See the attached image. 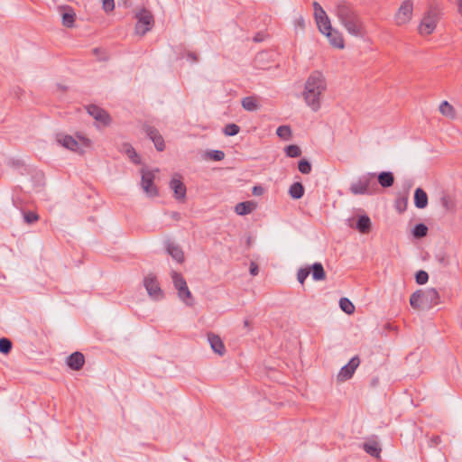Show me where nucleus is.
<instances>
[{"label": "nucleus", "mask_w": 462, "mask_h": 462, "mask_svg": "<svg viewBox=\"0 0 462 462\" xmlns=\"http://www.w3.org/2000/svg\"><path fill=\"white\" fill-rule=\"evenodd\" d=\"M58 12L61 16L62 25L67 28H72L75 25L76 13L74 9L67 5H59Z\"/></svg>", "instance_id": "obj_12"}, {"label": "nucleus", "mask_w": 462, "mask_h": 462, "mask_svg": "<svg viewBox=\"0 0 462 462\" xmlns=\"http://www.w3.org/2000/svg\"><path fill=\"white\" fill-rule=\"evenodd\" d=\"M55 140L62 147L80 154L84 152V148L91 145V141L86 137L76 140L71 135L61 133L56 134Z\"/></svg>", "instance_id": "obj_5"}, {"label": "nucleus", "mask_w": 462, "mask_h": 462, "mask_svg": "<svg viewBox=\"0 0 462 462\" xmlns=\"http://www.w3.org/2000/svg\"><path fill=\"white\" fill-rule=\"evenodd\" d=\"M407 199L401 198L396 200V209L402 213L406 209Z\"/></svg>", "instance_id": "obj_43"}, {"label": "nucleus", "mask_w": 462, "mask_h": 462, "mask_svg": "<svg viewBox=\"0 0 462 462\" xmlns=\"http://www.w3.org/2000/svg\"><path fill=\"white\" fill-rule=\"evenodd\" d=\"M440 303V296L434 288L418 290L410 297V304L415 310H430Z\"/></svg>", "instance_id": "obj_3"}, {"label": "nucleus", "mask_w": 462, "mask_h": 462, "mask_svg": "<svg viewBox=\"0 0 462 462\" xmlns=\"http://www.w3.org/2000/svg\"><path fill=\"white\" fill-rule=\"evenodd\" d=\"M378 182L383 188H389L394 182L393 174L390 171H383L378 175Z\"/></svg>", "instance_id": "obj_26"}, {"label": "nucleus", "mask_w": 462, "mask_h": 462, "mask_svg": "<svg viewBox=\"0 0 462 462\" xmlns=\"http://www.w3.org/2000/svg\"><path fill=\"white\" fill-rule=\"evenodd\" d=\"M141 174H142L141 185H142L143 191L149 197L157 196L158 190H157V188L153 184L154 173L151 171L142 169Z\"/></svg>", "instance_id": "obj_11"}, {"label": "nucleus", "mask_w": 462, "mask_h": 462, "mask_svg": "<svg viewBox=\"0 0 462 462\" xmlns=\"http://www.w3.org/2000/svg\"><path fill=\"white\" fill-rule=\"evenodd\" d=\"M299 171L303 174H309L311 171V164L305 159L299 162Z\"/></svg>", "instance_id": "obj_37"}, {"label": "nucleus", "mask_w": 462, "mask_h": 462, "mask_svg": "<svg viewBox=\"0 0 462 462\" xmlns=\"http://www.w3.org/2000/svg\"><path fill=\"white\" fill-rule=\"evenodd\" d=\"M239 126L236 124H228L225 126L224 133L226 135L234 136L239 133Z\"/></svg>", "instance_id": "obj_36"}, {"label": "nucleus", "mask_w": 462, "mask_h": 462, "mask_svg": "<svg viewBox=\"0 0 462 462\" xmlns=\"http://www.w3.org/2000/svg\"><path fill=\"white\" fill-rule=\"evenodd\" d=\"M364 449L366 453L375 457H378L381 452L379 443L374 440L365 442L364 444Z\"/></svg>", "instance_id": "obj_27"}, {"label": "nucleus", "mask_w": 462, "mask_h": 462, "mask_svg": "<svg viewBox=\"0 0 462 462\" xmlns=\"http://www.w3.org/2000/svg\"><path fill=\"white\" fill-rule=\"evenodd\" d=\"M312 278L315 281H323L326 278V273L321 263H316L311 267Z\"/></svg>", "instance_id": "obj_29"}, {"label": "nucleus", "mask_w": 462, "mask_h": 462, "mask_svg": "<svg viewBox=\"0 0 462 462\" xmlns=\"http://www.w3.org/2000/svg\"><path fill=\"white\" fill-rule=\"evenodd\" d=\"M146 134L151 138V140L153 142V143L158 151H162L164 149V147H165L164 141L156 129H154L152 127H147Z\"/></svg>", "instance_id": "obj_20"}, {"label": "nucleus", "mask_w": 462, "mask_h": 462, "mask_svg": "<svg viewBox=\"0 0 462 462\" xmlns=\"http://www.w3.org/2000/svg\"><path fill=\"white\" fill-rule=\"evenodd\" d=\"M439 110L442 116H444L449 119L456 118L455 108L448 101H442L439 105Z\"/></svg>", "instance_id": "obj_25"}, {"label": "nucleus", "mask_w": 462, "mask_h": 462, "mask_svg": "<svg viewBox=\"0 0 462 462\" xmlns=\"http://www.w3.org/2000/svg\"><path fill=\"white\" fill-rule=\"evenodd\" d=\"M277 135L285 141H288L291 137V129L289 125H281L276 130Z\"/></svg>", "instance_id": "obj_32"}, {"label": "nucleus", "mask_w": 462, "mask_h": 462, "mask_svg": "<svg viewBox=\"0 0 462 462\" xmlns=\"http://www.w3.org/2000/svg\"><path fill=\"white\" fill-rule=\"evenodd\" d=\"M374 173H366L352 182L350 191L354 195L373 194L376 190Z\"/></svg>", "instance_id": "obj_6"}, {"label": "nucleus", "mask_w": 462, "mask_h": 462, "mask_svg": "<svg viewBox=\"0 0 462 462\" xmlns=\"http://www.w3.org/2000/svg\"><path fill=\"white\" fill-rule=\"evenodd\" d=\"M12 348V343L8 338L3 337L0 338V352L4 354H7L10 352Z\"/></svg>", "instance_id": "obj_38"}, {"label": "nucleus", "mask_w": 462, "mask_h": 462, "mask_svg": "<svg viewBox=\"0 0 462 462\" xmlns=\"http://www.w3.org/2000/svg\"><path fill=\"white\" fill-rule=\"evenodd\" d=\"M360 364V360L358 356H354L350 359L347 365H344L338 374L337 380L340 382H345L352 377L356 369L358 367Z\"/></svg>", "instance_id": "obj_13"}, {"label": "nucleus", "mask_w": 462, "mask_h": 462, "mask_svg": "<svg viewBox=\"0 0 462 462\" xmlns=\"http://www.w3.org/2000/svg\"><path fill=\"white\" fill-rule=\"evenodd\" d=\"M331 12L351 36L363 38L366 34V28L362 18L347 2L344 0L337 1Z\"/></svg>", "instance_id": "obj_1"}, {"label": "nucleus", "mask_w": 462, "mask_h": 462, "mask_svg": "<svg viewBox=\"0 0 462 462\" xmlns=\"http://www.w3.org/2000/svg\"><path fill=\"white\" fill-rule=\"evenodd\" d=\"M413 16V1L404 0L394 14V23L397 26L408 24Z\"/></svg>", "instance_id": "obj_8"}, {"label": "nucleus", "mask_w": 462, "mask_h": 462, "mask_svg": "<svg viewBox=\"0 0 462 462\" xmlns=\"http://www.w3.org/2000/svg\"><path fill=\"white\" fill-rule=\"evenodd\" d=\"M250 273L253 276H255L258 273V265L254 262L251 263V264H250Z\"/></svg>", "instance_id": "obj_48"}, {"label": "nucleus", "mask_w": 462, "mask_h": 462, "mask_svg": "<svg viewBox=\"0 0 462 462\" xmlns=\"http://www.w3.org/2000/svg\"><path fill=\"white\" fill-rule=\"evenodd\" d=\"M440 19V11L437 5H430L423 14L418 26V33L421 36H429L435 31Z\"/></svg>", "instance_id": "obj_4"}, {"label": "nucleus", "mask_w": 462, "mask_h": 462, "mask_svg": "<svg viewBox=\"0 0 462 462\" xmlns=\"http://www.w3.org/2000/svg\"><path fill=\"white\" fill-rule=\"evenodd\" d=\"M171 217L176 219V220H180V215L178 212H172L171 213Z\"/></svg>", "instance_id": "obj_51"}, {"label": "nucleus", "mask_w": 462, "mask_h": 462, "mask_svg": "<svg viewBox=\"0 0 462 462\" xmlns=\"http://www.w3.org/2000/svg\"><path fill=\"white\" fill-rule=\"evenodd\" d=\"M135 18L137 23L135 25V32L140 35H144L149 32L153 25V16L152 13L146 9H142L136 14Z\"/></svg>", "instance_id": "obj_9"}, {"label": "nucleus", "mask_w": 462, "mask_h": 462, "mask_svg": "<svg viewBox=\"0 0 462 462\" xmlns=\"http://www.w3.org/2000/svg\"><path fill=\"white\" fill-rule=\"evenodd\" d=\"M84 363V356L79 352H75L67 358V365L73 370H79Z\"/></svg>", "instance_id": "obj_18"}, {"label": "nucleus", "mask_w": 462, "mask_h": 462, "mask_svg": "<svg viewBox=\"0 0 462 462\" xmlns=\"http://www.w3.org/2000/svg\"><path fill=\"white\" fill-rule=\"evenodd\" d=\"M429 280V275L425 271H419L416 273V282L419 284H425Z\"/></svg>", "instance_id": "obj_41"}, {"label": "nucleus", "mask_w": 462, "mask_h": 462, "mask_svg": "<svg viewBox=\"0 0 462 462\" xmlns=\"http://www.w3.org/2000/svg\"><path fill=\"white\" fill-rule=\"evenodd\" d=\"M431 441H432V443H433L434 445H438V444L439 443V441H440V439H439V436H435V437H433V438L431 439Z\"/></svg>", "instance_id": "obj_50"}, {"label": "nucleus", "mask_w": 462, "mask_h": 462, "mask_svg": "<svg viewBox=\"0 0 462 462\" xmlns=\"http://www.w3.org/2000/svg\"><path fill=\"white\" fill-rule=\"evenodd\" d=\"M441 203L446 209H450L452 207L450 204V199L447 196L441 198Z\"/></svg>", "instance_id": "obj_47"}, {"label": "nucleus", "mask_w": 462, "mask_h": 462, "mask_svg": "<svg viewBox=\"0 0 462 462\" xmlns=\"http://www.w3.org/2000/svg\"><path fill=\"white\" fill-rule=\"evenodd\" d=\"M339 306L346 314H352L355 311L354 304L347 298H341L339 300Z\"/></svg>", "instance_id": "obj_33"}, {"label": "nucleus", "mask_w": 462, "mask_h": 462, "mask_svg": "<svg viewBox=\"0 0 462 462\" xmlns=\"http://www.w3.org/2000/svg\"><path fill=\"white\" fill-rule=\"evenodd\" d=\"M244 324H245V327H248V326H249V321H248V320H245V321L244 322Z\"/></svg>", "instance_id": "obj_54"}, {"label": "nucleus", "mask_w": 462, "mask_h": 462, "mask_svg": "<svg viewBox=\"0 0 462 462\" xmlns=\"http://www.w3.org/2000/svg\"><path fill=\"white\" fill-rule=\"evenodd\" d=\"M286 154L289 157L296 158L301 154V151L298 145L291 144L286 148Z\"/></svg>", "instance_id": "obj_35"}, {"label": "nucleus", "mask_w": 462, "mask_h": 462, "mask_svg": "<svg viewBox=\"0 0 462 462\" xmlns=\"http://www.w3.org/2000/svg\"><path fill=\"white\" fill-rule=\"evenodd\" d=\"M428 233V227L424 224H418L415 226L412 231V235L416 238H421L426 236Z\"/></svg>", "instance_id": "obj_34"}, {"label": "nucleus", "mask_w": 462, "mask_h": 462, "mask_svg": "<svg viewBox=\"0 0 462 462\" xmlns=\"http://www.w3.org/2000/svg\"><path fill=\"white\" fill-rule=\"evenodd\" d=\"M167 252L176 262L182 263L184 261V253L180 245L169 242L167 244Z\"/></svg>", "instance_id": "obj_21"}, {"label": "nucleus", "mask_w": 462, "mask_h": 462, "mask_svg": "<svg viewBox=\"0 0 462 462\" xmlns=\"http://www.w3.org/2000/svg\"><path fill=\"white\" fill-rule=\"evenodd\" d=\"M414 205L418 208H425L428 205V195L421 189L417 188L414 192Z\"/></svg>", "instance_id": "obj_22"}, {"label": "nucleus", "mask_w": 462, "mask_h": 462, "mask_svg": "<svg viewBox=\"0 0 462 462\" xmlns=\"http://www.w3.org/2000/svg\"><path fill=\"white\" fill-rule=\"evenodd\" d=\"M356 229L363 233V234H366L370 231L371 229V220L370 218L367 217V216H361L358 220H357V223H356Z\"/></svg>", "instance_id": "obj_28"}, {"label": "nucleus", "mask_w": 462, "mask_h": 462, "mask_svg": "<svg viewBox=\"0 0 462 462\" xmlns=\"http://www.w3.org/2000/svg\"><path fill=\"white\" fill-rule=\"evenodd\" d=\"M310 273V269L301 268L298 271L297 279L300 283L303 284Z\"/></svg>", "instance_id": "obj_40"}, {"label": "nucleus", "mask_w": 462, "mask_h": 462, "mask_svg": "<svg viewBox=\"0 0 462 462\" xmlns=\"http://www.w3.org/2000/svg\"><path fill=\"white\" fill-rule=\"evenodd\" d=\"M209 158L213 161H221L225 157V153L222 151H211L208 152Z\"/></svg>", "instance_id": "obj_42"}, {"label": "nucleus", "mask_w": 462, "mask_h": 462, "mask_svg": "<svg viewBox=\"0 0 462 462\" xmlns=\"http://www.w3.org/2000/svg\"><path fill=\"white\" fill-rule=\"evenodd\" d=\"M255 208V205L252 201H245L236 204L235 211L237 215L245 216L251 213Z\"/></svg>", "instance_id": "obj_24"}, {"label": "nucleus", "mask_w": 462, "mask_h": 462, "mask_svg": "<svg viewBox=\"0 0 462 462\" xmlns=\"http://www.w3.org/2000/svg\"><path fill=\"white\" fill-rule=\"evenodd\" d=\"M39 219V216L34 212H27L24 214V220L28 224L36 222Z\"/></svg>", "instance_id": "obj_44"}, {"label": "nucleus", "mask_w": 462, "mask_h": 462, "mask_svg": "<svg viewBox=\"0 0 462 462\" xmlns=\"http://www.w3.org/2000/svg\"><path fill=\"white\" fill-rule=\"evenodd\" d=\"M327 90V81L319 71H313L306 79L302 97L306 105L314 112L321 107L323 96Z\"/></svg>", "instance_id": "obj_2"}, {"label": "nucleus", "mask_w": 462, "mask_h": 462, "mask_svg": "<svg viewBox=\"0 0 462 462\" xmlns=\"http://www.w3.org/2000/svg\"><path fill=\"white\" fill-rule=\"evenodd\" d=\"M295 30L303 31L306 27L305 19L302 15H298L293 21Z\"/></svg>", "instance_id": "obj_39"}, {"label": "nucleus", "mask_w": 462, "mask_h": 462, "mask_svg": "<svg viewBox=\"0 0 462 462\" xmlns=\"http://www.w3.org/2000/svg\"><path fill=\"white\" fill-rule=\"evenodd\" d=\"M457 13L462 16V0H456Z\"/></svg>", "instance_id": "obj_49"}, {"label": "nucleus", "mask_w": 462, "mask_h": 462, "mask_svg": "<svg viewBox=\"0 0 462 462\" xmlns=\"http://www.w3.org/2000/svg\"><path fill=\"white\" fill-rule=\"evenodd\" d=\"M289 194L292 199H299L304 194V188L301 183L295 182L293 183L289 189Z\"/></svg>", "instance_id": "obj_30"}, {"label": "nucleus", "mask_w": 462, "mask_h": 462, "mask_svg": "<svg viewBox=\"0 0 462 462\" xmlns=\"http://www.w3.org/2000/svg\"><path fill=\"white\" fill-rule=\"evenodd\" d=\"M189 56L191 57V59H192L193 60H197V58H196V56H195V55L190 54Z\"/></svg>", "instance_id": "obj_53"}, {"label": "nucleus", "mask_w": 462, "mask_h": 462, "mask_svg": "<svg viewBox=\"0 0 462 462\" xmlns=\"http://www.w3.org/2000/svg\"><path fill=\"white\" fill-rule=\"evenodd\" d=\"M313 8H314V17L325 13V10L322 8V6L318 2L313 3Z\"/></svg>", "instance_id": "obj_46"}, {"label": "nucleus", "mask_w": 462, "mask_h": 462, "mask_svg": "<svg viewBox=\"0 0 462 462\" xmlns=\"http://www.w3.org/2000/svg\"><path fill=\"white\" fill-rule=\"evenodd\" d=\"M88 112L95 120L100 122L104 125H107L110 123L109 115L104 109L97 106H89L88 107Z\"/></svg>", "instance_id": "obj_16"}, {"label": "nucleus", "mask_w": 462, "mask_h": 462, "mask_svg": "<svg viewBox=\"0 0 462 462\" xmlns=\"http://www.w3.org/2000/svg\"><path fill=\"white\" fill-rule=\"evenodd\" d=\"M208 341L214 353L219 356H224V354L226 353V347L219 336L214 333H208Z\"/></svg>", "instance_id": "obj_17"}, {"label": "nucleus", "mask_w": 462, "mask_h": 462, "mask_svg": "<svg viewBox=\"0 0 462 462\" xmlns=\"http://www.w3.org/2000/svg\"><path fill=\"white\" fill-rule=\"evenodd\" d=\"M103 9L105 12H111L115 8L114 0H102Z\"/></svg>", "instance_id": "obj_45"}, {"label": "nucleus", "mask_w": 462, "mask_h": 462, "mask_svg": "<svg viewBox=\"0 0 462 462\" xmlns=\"http://www.w3.org/2000/svg\"><path fill=\"white\" fill-rule=\"evenodd\" d=\"M242 106L247 111H256L260 108V104L255 97H246L242 99Z\"/></svg>", "instance_id": "obj_23"}, {"label": "nucleus", "mask_w": 462, "mask_h": 462, "mask_svg": "<svg viewBox=\"0 0 462 462\" xmlns=\"http://www.w3.org/2000/svg\"><path fill=\"white\" fill-rule=\"evenodd\" d=\"M143 286L151 298L156 300L162 299L163 293L155 275L151 273L146 275L143 279Z\"/></svg>", "instance_id": "obj_10"}, {"label": "nucleus", "mask_w": 462, "mask_h": 462, "mask_svg": "<svg viewBox=\"0 0 462 462\" xmlns=\"http://www.w3.org/2000/svg\"><path fill=\"white\" fill-rule=\"evenodd\" d=\"M323 35H325L328 38L330 45L333 46L334 48L339 50L345 48V41L343 35L338 30L331 28V30H328Z\"/></svg>", "instance_id": "obj_15"}, {"label": "nucleus", "mask_w": 462, "mask_h": 462, "mask_svg": "<svg viewBox=\"0 0 462 462\" xmlns=\"http://www.w3.org/2000/svg\"><path fill=\"white\" fill-rule=\"evenodd\" d=\"M122 152H125L128 158L134 162V163H140V158L134 149L128 143H125L122 146Z\"/></svg>", "instance_id": "obj_31"}, {"label": "nucleus", "mask_w": 462, "mask_h": 462, "mask_svg": "<svg viewBox=\"0 0 462 462\" xmlns=\"http://www.w3.org/2000/svg\"><path fill=\"white\" fill-rule=\"evenodd\" d=\"M171 279L175 289L178 291L179 298L184 301L187 305H192L191 292L187 286V282L183 276L173 271L171 273Z\"/></svg>", "instance_id": "obj_7"}, {"label": "nucleus", "mask_w": 462, "mask_h": 462, "mask_svg": "<svg viewBox=\"0 0 462 462\" xmlns=\"http://www.w3.org/2000/svg\"><path fill=\"white\" fill-rule=\"evenodd\" d=\"M316 23L318 25L319 31L324 34L328 30H331L332 25L329 17L328 16L327 13H323L322 14L317 15L315 17Z\"/></svg>", "instance_id": "obj_19"}, {"label": "nucleus", "mask_w": 462, "mask_h": 462, "mask_svg": "<svg viewBox=\"0 0 462 462\" xmlns=\"http://www.w3.org/2000/svg\"><path fill=\"white\" fill-rule=\"evenodd\" d=\"M258 189H260L257 188V187H254V194H259Z\"/></svg>", "instance_id": "obj_52"}, {"label": "nucleus", "mask_w": 462, "mask_h": 462, "mask_svg": "<svg viewBox=\"0 0 462 462\" xmlns=\"http://www.w3.org/2000/svg\"><path fill=\"white\" fill-rule=\"evenodd\" d=\"M170 188L174 192V197L178 200L183 201L186 198V186L180 179V175L172 177L170 182Z\"/></svg>", "instance_id": "obj_14"}]
</instances>
